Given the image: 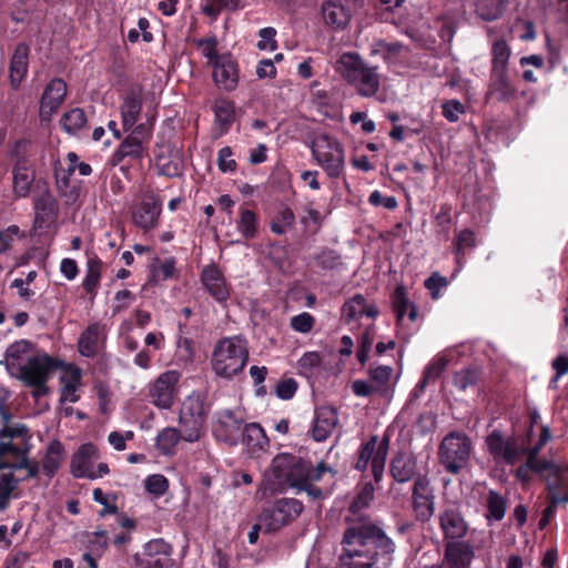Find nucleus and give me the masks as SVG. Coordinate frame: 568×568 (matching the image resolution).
<instances>
[{
    "instance_id": "nucleus-41",
    "label": "nucleus",
    "mask_w": 568,
    "mask_h": 568,
    "mask_svg": "<svg viewBox=\"0 0 568 568\" xmlns=\"http://www.w3.org/2000/svg\"><path fill=\"white\" fill-rule=\"evenodd\" d=\"M32 343L27 339H20L12 343L6 351L7 369L12 374H17V366L22 365L20 362L22 356L32 348Z\"/></svg>"
},
{
    "instance_id": "nucleus-62",
    "label": "nucleus",
    "mask_w": 568,
    "mask_h": 568,
    "mask_svg": "<svg viewBox=\"0 0 568 568\" xmlns=\"http://www.w3.org/2000/svg\"><path fill=\"white\" fill-rule=\"evenodd\" d=\"M260 41L257 42V48L260 50H275L277 48V42L275 40L276 30L272 27L263 28L258 31Z\"/></svg>"
},
{
    "instance_id": "nucleus-31",
    "label": "nucleus",
    "mask_w": 568,
    "mask_h": 568,
    "mask_svg": "<svg viewBox=\"0 0 568 568\" xmlns=\"http://www.w3.org/2000/svg\"><path fill=\"white\" fill-rule=\"evenodd\" d=\"M336 474V470L328 467L324 462H320L315 467L313 466L307 475L302 479L295 488L297 493L305 491L312 499H320L323 491L320 487L313 485V481H318L323 478L325 473Z\"/></svg>"
},
{
    "instance_id": "nucleus-46",
    "label": "nucleus",
    "mask_w": 568,
    "mask_h": 568,
    "mask_svg": "<svg viewBox=\"0 0 568 568\" xmlns=\"http://www.w3.org/2000/svg\"><path fill=\"white\" fill-rule=\"evenodd\" d=\"M314 261L316 266L322 271H337L344 265L342 255L337 251L328 247H323L314 256Z\"/></svg>"
},
{
    "instance_id": "nucleus-32",
    "label": "nucleus",
    "mask_w": 568,
    "mask_h": 568,
    "mask_svg": "<svg viewBox=\"0 0 568 568\" xmlns=\"http://www.w3.org/2000/svg\"><path fill=\"white\" fill-rule=\"evenodd\" d=\"M240 444L254 454L268 447L270 442L260 424L250 423L243 426Z\"/></svg>"
},
{
    "instance_id": "nucleus-56",
    "label": "nucleus",
    "mask_w": 568,
    "mask_h": 568,
    "mask_svg": "<svg viewBox=\"0 0 568 568\" xmlns=\"http://www.w3.org/2000/svg\"><path fill=\"white\" fill-rule=\"evenodd\" d=\"M175 264H176L175 258L170 257V258H166L163 262H161L159 264V266L153 265L152 270H151L152 277L154 280H162V281H166L169 278L174 277L175 272H176Z\"/></svg>"
},
{
    "instance_id": "nucleus-3",
    "label": "nucleus",
    "mask_w": 568,
    "mask_h": 568,
    "mask_svg": "<svg viewBox=\"0 0 568 568\" xmlns=\"http://www.w3.org/2000/svg\"><path fill=\"white\" fill-rule=\"evenodd\" d=\"M438 526L443 536L444 561L449 568H471L478 545L465 539L469 525L462 511L454 507L445 508L438 515Z\"/></svg>"
},
{
    "instance_id": "nucleus-20",
    "label": "nucleus",
    "mask_w": 568,
    "mask_h": 568,
    "mask_svg": "<svg viewBox=\"0 0 568 568\" xmlns=\"http://www.w3.org/2000/svg\"><path fill=\"white\" fill-rule=\"evenodd\" d=\"M105 327L99 322L88 325L78 339V352L80 355L93 358L105 347Z\"/></svg>"
},
{
    "instance_id": "nucleus-11",
    "label": "nucleus",
    "mask_w": 568,
    "mask_h": 568,
    "mask_svg": "<svg viewBox=\"0 0 568 568\" xmlns=\"http://www.w3.org/2000/svg\"><path fill=\"white\" fill-rule=\"evenodd\" d=\"M303 503L296 498H280L263 508L260 520L265 532H274L294 521L303 511Z\"/></svg>"
},
{
    "instance_id": "nucleus-19",
    "label": "nucleus",
    "mask_w": 568,
    "mask_h": 568,
    "mask_svg": "<svg viewBox=\"0 0 568 568\" xmlns=\"http://www.w3.org/2000/svg\"><path fill=\"white\" fill-rule=\"evenodd\" d=\"M364 0H326L322 4V14L325 23L334 30L347 27L352 13L349 7H363Z\"/></svg>"
},
{
    "instance_id": "nucleus-14",
    "label": "nucleus",
    "mask_w": 568,
    "mask_h": 568,
    "mask_svg": "<svg viewBox=\"0 0 568 568\" xmlns=\"http://www.w3.org/2000/svg\"><path fill=\"white\" fill-rule=\"evenodd\" d=\"M61 366V361L44 353L30 357L23 365H18L16 375L24 384L32 381H49L51 374Z\"/></svg>"
},
{
    "instance_id": "nucleus-22",
    "label": "nucleus",
    "mask_w": 568,
    "mask_h": 568,
    "mask_svg": "<svg viewBox=\"0 0 568 568\" xmlns=\"http://www.w3.org/2000/svg\"><path fill=\"white\" fill-rule=\"evenodd\" d=\"M68 93V85L61 78H53L45 85L40 98V114L52 115L64 102Z\"/></svg>"
},
{
    "instance_id": "nucleus-53",
    "label": "nucleus",
    "mask_w": 568,
    "mask_h": 568,
    "mask_svg": "<svg viewBox=\"0 0 568 568\" xmlns=\"http://www.w3.org/2000/svg\"><path fill=\"white\" fill-rule=\"evenodd\" d=\"M464 113H466V108L457 99L446 100L442 103V114L448 122H457L459 115Z\"/></svg>"
},
{
    "instance_id": "nucleus-30",
    "label": "nucleus",
    "mask_w": 568,
    "mask_h": 568,
    "mask_svg": "<svg viewBox=\"0 0 568 568\" xmlns=\"http://www.w3.org/2000/svg\"><path fill=\"white\" fill-rule=\"evenodd\" d=\"M97 455V447L92 443L82 444L72 455L70 471L74 478H85L91 469V460Z\"/></svg>"
},
{
    "instance_id": "nucleus-45",
    "label": "nucleus",
    "mask_w": 568,
    "mask_h": 568,
    "mask_svg": "<svg viewBox=\"0 0 568 568\" xmlns=\"http://www.w3.org/2000/svg\"><path fill=\"white\" fill-rule=\"evenodd\" d=\"M60 122L65 132L75 134L85 126L88 119L83 109L73 108L62 115Z\"/></svg>"
},
{
    "instance_id": "nucleus-23",
    "label": "nucleus",
    "mask_w": 568,
    "mask_h": 568,
    "mask_svg": "<svg viewBox=\"0 0 568 568\" xmlns=\"http://www.w3.org/2000/svg\"><path fill=\"white\" fill-rule=\"evenodd\" d=\"M378 314L377 305L374 303L368 304L366 297L359 293L346 300L341 308L342 320L346 324L358 321L363 316L376 318Z\"/></svg>"
},
{
    "instance_id": "nucleus-13",
    "label": "nucleus",
    "mask_w": 568,
    "mask_h": 568,
    "mask_svg": "<svg viewBox=\"0 0 568 568\" xmlns=\"http://www.w3.org/2000/svg\"><path fill=\"white\" fill-rule=\"evenodd\" d=\"M435 490L427 475L419 474L412 487V509L415 519L428 523L435 513Z\"/></svg>"
},
{
    "instance_id": "nucleus-43",
    "label": "nucleus",
    "mask_w": 568,
    "mask_h": 568,
    "mask_svg": "<svg viewBox=\"0 0 568 568\" xmlns=\"http://www.w3.org/2000/svg\"><path fill=\"white\" fill-rule=\"evenodd\" d=\"M183 439L179 429L166 427L162 429L156 436V448L161 455L170 456L175 452V446Z\"/></svg>"
},
{
    "instance_id": "nucleus-9",
    "label": "nucleus",
    "mask_w": 568,
    "mask_h": 568,
    "mask_svg": "<svg viewBox=\"0 0 568 568\" xmlns=\"http://www.w3.org/2000/svg\"><path fill=\"white\" fill-rule=\"evenodd\" d=\"M389 442L388 435H384L381 440L377 435H372L368 440L361 444L354 468L364 473L371 465L374 481L379 484L384 476Z\"/></svg>"
},
{
    "instance_id": "nucleus-42",
    "label": "nucleus",
    "mask_w": 568,
    "mask_h": 568,
    "mask_svg": "<svg viewBox=\"0 0 568 568\" xmlns=\"http://www.w3.org/2000/svg\"><path fill=\"white\" fill-rule=\"evenodd\" d=\"M390 304L396 316V325L399 326L402 325L408 308L413 304L408 298L406 287L403 284L397 285L390 294Z\"/></svg>"
},
{
    "instance_id": "nucleus-5",
    "label": "nucleus",
    "mask_w": 568,
    "mask_h": 568,
    "mask_svg": "<svg viewBox=\"0 0 568 568\" xmlns=\"http://www.w3.org/2000/svg\"><path fill=\"white\" fill-rule=\"evenodd\" d=\"M247 362L248 348L245 338L233 335L216 342L210 364L217 377L231 381L243 372Z\"/></svg>"
},
{
    "instance_id": "nucleus-57",
    "label": "nucleus",
    "mask_w": 568,
    "mask_h": 568,
    "mask_svg": "<svg viewBox=\"0 0 568 568\" xmlns=\"http://www.w3.org/2000/svg\"><path fill=\"white\" fill-rule=\"evenodd\" d=\"M290 325L293 331L307 334L313 329L315 325V317L307 312H303L293 316L291 318Z\"/></svg>"
},
{
    "instance_id": "nucleus-26",
    "label": "nucleus",
    "mask_w": 568,
    "mask_h": 568,
    "mask_svg": "<svg viewBox=\"0 0 568 568\" xmlns=\"http://www.w3.org/2000/svg\"><path fill=\"white\" fill-rule=\"evenodd\" d=\"M338 424L337 409L332 406H321L315 409L312 437L316 442L326 440Z\"/></svg>"
},
{
    "instance_id": "nucleus-2",
    "label": "nucleus",
    "mask_w": 568,
    "mask_h": 568,
    "mask_svg": "<svg viewBox=\"0 0 568 568\" xmlns=\"http://www.w3.org/2000/svg\"><path fill=\"white\" fill-rule=\"evenodd\" d=\"M551 432L547 425H541L540 434L534 446H527L526 440L519 442L518 438L509 436L504 437L499 429H494L486 438V446L494 460L515 465L526 456V467L535 473H542L551 467V463L539 459L538 455L541 448L550 440Z\"/></svg>"
},
{
    "instance_id": "nucleus-10",
    "label": "nucleus",
    "mask_w": 568,
    "mask_h": 568,
    "mask_svg": "<svg viewBox=\"0 0 568 568\" xmlns=\"http://www.w3.org/2000/svg\"><path fill=\"white\" fill-rule=\"evenodd\" d=\"M312 154L331 179H339L344 173L345 153L337 139L320 135L313 143Z\"/></svg>"
},
{
    "instance_id": "nucleus-7",
    "label": "nucleus",
    "mask_w": 568,
    "mask_h": 568,
    "mask_svg": "<svg viewBox=\"0 0 568 568\" xmlns=\"http://www.w3.org/2000/svg\"><path fill=\"white\" fill-rule=\"evenodd\" d=\"M336 70L363 98L374 97L381 87L377 67L366 64L356 52H344L336 62Z\"/></svg>"
},
{
    "instance_id": "nucleus-59",
    "label": "nucleus",
    "mask_w": 568,
    "mask_h": 568,
    "mask_svg": "<svg viewBox=\"0 0 568 568\" xmlns=\"http://www.w3.org/2000/svg\"><path fill=\"white\" fill-rule=\"evenodd\" d=\"M298 384L297 382L292 378H284L281 379L276 387H275V394L278 398L283 400L292 399L297 390Z\"/></svg>"
},
{
    "instance_id": "nucleus-25",
    "label": "nucleus",
    "mask_w": 568,
    "mask_h": 568,
    "mask_svg": "<svg viewBox=\"0 0 568 568\" xmlns=\"http://www.w3.org/2000/svg\"><path fill=\"white\" fill-rule=\"evenodd\" d=\"M30 45L19 42L11 55L9 65V80L13 90H18L29 71Z\"/></svg>"
},
{
    "instance_id": "nucleus-18",
    "label": "nucleus",
    "mask_w": 568,
    "mask_h": 568,
    "mask_svg": "<svg viewBox=\"0 0 568 568\" xmlns=\"http://www.w3.org/2000/svg\"><path fill=\"white\" fill-rule=\"evenodd\" d=\"M162 213V200L160 196L150 194L132 209L133 224L149 232L159 225V220Z\"/></svg>"
},
{
    "instance_id": "nucleus-34",
    "label": "nucleus",
    "mask_w": 568,
    "mask_h": 568,
    "mask_svg": "<svg viewBox=\"0 0 568 568\" xmlns=\"http://www.w3.org/2000/svg\"><path fill=\"white\" fill-rule=\"evenodd\" d=\"M258 215L245 206L239 207V219L236 220V229L241 233L243 240L251 241L258 233Z\"/></svg>"
},
{
    "instance_id": "nucleus-44",
    "label": "nucleus",
    "mask_w": 568,
    "mask_h": 568,
    "mask_svg": "<svg viewBox=\"0 0 568 568\" xmlns=\"http://www.w3.org/2000/svg\"><path fill=\"white\" fill-rule=\"evenodd\" d=\"M476 245L477 239L473 230L465 229L456 233L454 241V254L459 266L463 264L462 261L465 256L466 250L474 248Z\"/></svg>"
},
{
    "instance_id": "nucleus-38",
    "label": "nucleus",
    "mask_w": 568,
    "mask_h": 568,
    "mask_svg": "<svg viewBox=\"0 0 568 568\" xmlns=\"http://www.w3.org/2000/svg\"><path fill=\"white\" fill-rule=\"evenodd\" d=\"M209 414V406L205 402V396L202 393L193 392L189 395L181 407L180 415L205 418Z\"/></svg>"
},
{
    "instance_id": "nucleus-1",
    "label": "nucleus",
    "mask_w": 568,
    "mask_h": 568,
    "mask_svg": "<svg viewBox=\"0 0 568 568\" xmlns=\"http://www.w3.org/2000/svg\"><path fill=\"white\" fill-rule=\"evenodd\" d=\"M374 493L373 484L364 483L348 506L352 516L345 518L338 556L342 568H388L393 562L395 542L369 516L361 514Z\"/></svg>"
},
{
    "instance_id": "nucleus-49",
    "label": "nucleus",
    "mask_w": 568,
    "mask_h": 568,
    "mask_svg": "<svg viewBox=\"0 0 568 568\" xmlns=\"http://www.w3.org/2000/svg\"><path fill=\"white\" fill-rule=\"evenodd\" d=\"M17 487L18 480L12 473L0 475V510L8 508L10 496Z\"/></svg>"
},
{
    "instance_id": "nucleus-54",
    "label": "nucleus",
    "mask_w": 568,
    "mask_h": 568,
    "mask_svg": "<svg viewBox=\"0 0 568 568\" xmlns=\"http://www.w3.org/2000/svg\"><path fill=\"white\" fill-rule=\"evenodd\" d=\"M169 489V480L164 475L154 474L145 479V490L158 497L163 496Z\"/></svg>"
},
{
    "instance_id": "nucleus-4",
    "label": "nucleus",
    "mask_w": 568,
    "mask_h": 568,
    "mask_svg": "<svg viewBox=\"0 0 568 568\" xmlns=\"http://www.w3.org/2000/svg\"><path fill=\"white\" fill-rule=\"evenodd\" d=\"M312 467L308 459L288 453L277 454L265 473V490L275 495L295 489Z\"/></svg>"
},
{
    "instance_id": "nucleus-37",
    "label": "nucleus",
    "mask_w": 568,
    "mask_h": 568,
    "mask_svg": "<svg viewBox=\"0 0 568 568\" xmlns=\"http://www.w3.org/2000/svg\"><path fill=\"white\" fill-rule=\"evenodd\" d=\"M102 261L98 255L93 254L87 261V274L82 282V286L87 294L97 295V290L101 280Z\"/></svg>"
},
{
    "instance_id": "nucleus-50",
    "label": "nucleus",
    "mask_w": 568,
    "mask_h": 568,
    "mask_svg": "<svg viewBox=\"0 0 568 568\" xmlns=\"http://www.w3.org/2000/svg\"><path fill=\"white\" fill-rule=\"evenodd\" d=\"M196 48H202V54L209 60V64L213 65L221 58L217 52V38L215 36L207 37L205 39L194 40Z\"/></svg>"
},
{
    "instance_id": "nucleus-60",
    "label": "nucleus",
    "mask_w": 568,
    "mask_h": 568,
    "mask_svg": "<svg viewBox=\"0 0 568 568\" xmlns=\"http://www.w3.org/2000/svg\"><path fill=\"white\" fill-rule=\"evenodd\" d=\"M233 151L230 146H223L219 150L217 166L221 172H234L236 170L237 163L235 160L231 159Z\"/></svg>"
},
{
    "instance_id": "nucleus-40",
    "label": "nucleus",
    "mask_w": 568,
    "mask_h": 568,
    "mask_svg": "<svg viewBox=\"0 0 568 568\" xmlns=\"http://www.w3.org/2000/svg\"><path fill=\"white\" fill-rule=\"evenodd\" d=\"M205 422V418L179 415L180 432L183 439L190 443L199 440L204 432Z\"/></svg>"
},
{
    "instance_id": "nucleus-39",
    "label": "nucleus",
    "mask_w": 568,
    "mask_h": 568,
    "mask_svg": "<svg viewBox=\"0 0 568 568\" xmlns=\"http://www.w3.org/2000/svg\"><path fill=\"white\" fill-rule=\"evenodd\" d=\"M486 509L485 518L488 523L500 521L506 514L507 500L501 494L490 489L486 496Z\"/></svg>"
},
{
    "instance_id": "nucleus-58",
    "label": "nucleus",
    "mask_w": 568,
    "mask_h": 568,
    "mask_svg": "<svg viewBox=\"0 0 568 568\" xmlns=\"http://www.w3.org/2000/svg\"><path fill=\"white\" fill-rule=\"evenodd\" d=\"M373 345V336L369 329H365L358 338L356 357L361 365H365Z\"/></svg>"
},
{
    "instance_id": "nucleus-28",
    "label": "nucleus",
    "mask_w": 568,
    "mask_h": 568,
    "mask_svg": "<svg viewBox=\"0 0 568 568\" xmlns=\"http://www.w3.org/2000/svg\"><path fill=\"white\" fill-rule=\"evenodd\" d=\"M148 558L144 568H173L172 546L163 540H153L146 545Z\"/></svg>"
},
{
    "instance_id": "nucleus-24",
    "label": "nucleus",
    "mask_w": 568,
    "mask_h": 568,
    "mask_svg": "<svg viewBox=\"0 0 568 568\" xmlns=\"http://www.w3.org/2000/svg\"><path fill=\"white\" fill-rule=\"evenodd\" d=\"M389 474L398 484H405L410 480L415 481V478L419 475L417 474L416 457L410 453L397 452L390 459Z\"/></svg>"
},
{
    "instance_id": "nucleus-6",
    "label": "nucleus",
    "mask_w": 568,
    "mask_h": 568,
    "mask_svg": "<svg viewBox=\"0 0 568 568\" xmlns=\"http://www.w3.org/2000/svg\"><path fill=\"white\" fill-rule=\"evenodd\" d=\"M490 55L487 97L499 102H508L517 92L509 72L510 47L504 39H497L493 42Z\"/></svg>"
},
{
    "instance_id": "nucleus-35",
    "label": "nucleus",
    "mask_w": 568,
    "mask_h": 568,
    "mask_svg": "<svg viewBox=\"0 0 568 568\" xmlns=\"http://www.w3.org/2000/svg\"><path fill=\"white\" fill-rule=\"evenodd\" d=\"M63 455L64 447L60 440L54 439L48 445L42 459V469L49 478H52L58 473Z\"/></svg>"
},
{
    "instance_id": "nucleus-64",
    "label": "nucleus",
    "mask_w": 568,
    "mask_h": 568,
    "mask_svg": "<svg viewBox=\"0 0 568 568\" xmlns=\"http://www.w3.org/2000/svg\"><path fill=\"white\" fill-rule=\"evenodd\" d=\"M447 364L448 361L445 357H437L433 359L424 369L423 374L425 375V378L430 382H435L439 378Z\"/></svg>"
},
{
    "instance_id": "nucleus-36",
    "label": "nucleus",
    "mask_w": 568,
    "mask_h": 568,
    "mask_svg": "<svg viewBox=\"0 0 568 568\" xmlns=\"http://www.w3.org/2000/svg\"><path fill=\"white\" fill-rule=\"evenodd\" d=\"M483 377V371L478 366L464 367L453 375L454 386L460 390L466 392L467 389L475 388Z\"/></svg>"
},
{
    "instance_id": "nucleus-17",
    "label": "nucleus",
    "mask_w": 568,
    "mask_h": 568,
    "mask_svg": "<svg viewBox=\"0 0 568 568\" xmlns=\"http://www.w3.org/2000/svg\"><path fill=\"white\" fill-rule=\"evenodd\" d=\"M212 67V79L214 84L225 91L233 92L240 80V68L232 53H222L221 58Z\"/></svg>"
},
{
    "instance_id": "nucleus-33",
    "label": "nucleus",
    "mask_w": 568,
    "mask_h": 568,
    "mask_svg": "<svg viewBox=\"0 0 568 568\" xmlns=\"http://www.w3.org/2000/svg\"><path fill=\"white\" fill-rule=\"evenodd\" d=\"M213 112L220 134H226L235 120V103L229 99H217L213 105Z\"/></svg>"
},
{
    "instance_id": "nucleus-47",
    "label": "nucleus",
    "mask_w": 568,
    "mask_h": 568,
    "mask_svg": "<svg viewBox=\"0 0 568 568\" xmlns=\"http://www.w3.org/2000/svg\"><path fill=\"white\" fill-rule=\"evenodd\" d=\"M294 223L295 214L293 210L288 206H283L272 220L270 229L274 234L283 235L286 233V229L292 227Z\"/></svg>"
},
{
    "instance_id": "nucleus-15",
    "label": "nucleus",
    "mask_w": 568,
    "mask_h": 568,
    "mask_svg": "<svg viewBox=\"0 0 568 568\" xmlns=\"http://www.w3.org/2000/svg\"><path fill=\"white\" fill-rule=\"evenodd\" d=\"M200 281L204 290L216 303L222 306L227 305L232 294V286L217 265H206L201 272Z\"/></svg>"
},
{
    "instance_id": "nucleus-21",
    "label": "nucleus",
    "mask_w": 568,
    "mask_h": 568,
    "mask_svg": "<svg viewBox=\"0 0 568 568\" xmlns=\"http://www.w3.org/2000/svg\"><path fill=\"white\" fill-rule=\"evenodd\" d=\"M148 154L146 145L134 141L133 138H124L111 155L110 163L113 166L120 165L128 160V165H121L120 170L126 174L134 162H141Z\"/></svg>"
},
{
    "instance_id": "nucleus-52",
    "label": "nucleus",
    "mask_w": 568,
    "mask_h": 568,
    "mask_svg": "<svg viewBox=\"0 0 568 568\" xmlns=\"http://www.w3.org/2000/svg\"><path fill=\"white\" fill-rule=\"evenodd\" d=\"M403 48V43L398 41L387 42L386 40H378L372 50V54H381L385 61H388L390 58L399 54Z\"/></svg>"
},
{
    "instance_id": "nucleus-8",
    "label": "nucleus",
    "mask_w": 568,
    "mask_h": 568,
    "mask_svg": "<svg viewBox=\"0 0 568 568\" xmlns=\"http://www.w3.org/2000/svg\"><path fill=\"white\" fill-rule=\"evenodd\" d=\"M473 444L470 438L462 432H450L438 447V459L444 469L457 475L469 462Z\"/></svg>"
},
{
    "instance_id": "nucleus-27",
    "label": "nucleus",
    "mask_w": 568,
    "mask_h": 568,
    "mask_svg": "<svg viewBox=\"0 0 568 568\" xmlns=\"http://www.w3.org/2000/svg\"><path fill=\"white\" fill-rule=\"evenodd\" d=\"M13 174V192L17 197H27L30 193L32 183L34 182V171L29 165L24 156H20L12 169Z\"/></svg>"
},
{
    "instance_id": "nucleus-29",
    "label": "nucleus",
    "mask_w": 568,
    "mask_h": 568,
    "mask_svg": "<svg viewBox=\"0 0 568 568\" xmlns=\"http://www.w3.org/2000/svg\"><path fill=\"white\" fill-rule=\"evenodd\" d=\"M34 224L42 227L48 222L55 220L59 211L58 201L47 190L34 199Z\"/></svg>"
},
{
    "instance_id": "nucleus-12",
    "label": "nucleus",
    "mask_w": 568,
    "mask_h": 568,
    "mask_svg": "<svg viewBox=\"0 0 568 568\" xmlns=\"http://www.w3.org/2000/svg\"><path fill=\"white\" fill-rule=\"evenodd\" d=\"M181 373L170 369L161 373L148 385V398L150 403L161 409H170L179 394Z\"/></svg>"
},
{
    "instance_id": "nucleus-55",
    "label": "nucleus",
    "mask_w": 568,
    "mask_h": 568,
    "mask_svg": "<svg viewBox=\"0 0 568 568\" xmlns=\"http://www.w3.org/2000/svg\"><path fill=\"white\" fill-rule=\"evenodd\" d=\"M24 237V234L20 231L18 225H9L7 229L0 231V254L9 251L14 240Z\"/></svg>"
},
{
    "instance_id": "nucleus-61",
    "label": "nucleus",
    "mask_w": 568,
    "mask_h": 568,
    "mask_svg": "<svg viewBox=\"0 0 568 568\" xmlns=\"http://www.w3.org/2000/svg\"><path fill=\"white\" fill-rule=\"evenodd\" d=\"M448 285V281L446 277L442 276L439 273L434 272L432 275L426 278L424 286L429 291L433 300H437L439 297V292L443 287Z\"/></svg>"
},
{
    "instance_id": "nucleus-63",
    "label": "nucleus",
    "mask_w": 568,
    "mask_h": 568,
    "mask_svg": "<svg viewBox=\"0 0 568 568\" xmlns=\"http://www.w3.org/2000/svg\"><path fill=\"white\" fill-rule=\"evenodd\" d=\"M488 1H489L490 7H487L486 9H484V8L480 9V17L485 21H494V20H497L498 18H500V16L504 11L505 4L509 0H488Z\"/></svg>"
},
{
    "instance_id": "nucleus-48",
    "label": "nucleus",
    "mask_w": 568,
    "mask_h": 568,
    "mask_svg": "<svg viewBox=\"0 0 568 568\" xmlns=\"http://www.w3.org/2000/svg\"><path fill=\"white\" fill-rule=\"evenodd\" d=\"M28 454H29L28 447L22 448V447H19L17 445L12 444L11 442H8V443L0 442V470L8 469V468L12 469L13 465H14V462L10 463V462L6 460L4 456L11 455V456L16 457V460H21L23 457H27Z\"/></svg>"
},
{
    "instance_id": "nucleus-51",
    "label": "nucleus",
    "mask_w": 568,
    "mask_h": 568,
    "mask_svg": "<svg viewBox=\"0 0 568 568\" xmlns=\"http://www.w3.org/2000/svg\"><path fill=\"white\" fill-rule=\"evenodd\" d=\"M392 373L393 369L389 366H378L369 371V377L376 384V392L384 393L387 390Z\"/></svg>"
},
{
    "instance_id": "nucleus-16",
    "label": "nucleus",
    "mask_w": 568,
    "mask_h": 568,
    "mask_svg": "<svg viewBox=\"0 0 568 568\" xmlns=\"http://www.w3.org/2000/svg\"><path fill=\"white\" fill-rule=\"evenodd\" d=\"M243 418L237 417L232 410L226 409L217 414L213 424V436L217 442L224 443L231 447L240 444Z\"/></svg>"
}]
</instances>
